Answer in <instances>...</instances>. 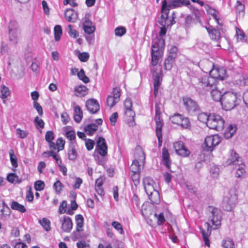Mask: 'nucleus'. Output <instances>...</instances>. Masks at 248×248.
<instances>
[{
	"instance_id": "12",
	"label": "nucleus",
	"mask_w": 248,
	"mask_h": 248,
	"mask_svg": "<svg viewBox=\"0 0 248 248\" xmlns=\"http://www.w3.org/2000/svg\"><path fill=\"white\" fill-rule=\"evenodd\" d=\"M170 120L173 124L180 125L183 128H188L190 126L188 119L180 114H174L170 117Z\"/></svg>"
},
{
	"instance_id": "39",
	"label": "nucleus",
	"mask_w": 248,
	"mask_h": 248,
	"mask_svg": "<svg viewBox=\"0 0 248 248\" xmlns=\"http://www.w3.org/2000/svg\"><path fill=\"white\" fill-rule=\"evenodd\" d=\"M76 222V230L77 232H80L83 226V220L84 218L81 215H77L75 217Z\"/></svg>"
},
{
	"instance_id": "51",
	"label": "nucleus",
	"mask_w": 248,
	"mask_h": 248,
	"mask_svg": "<svg viewBox=\"0 0 248 248\" xmlns=\"http://www.w3.org/2000/svg\"><path fill=\"white\" fill-rule=\"evenodd\" d=\"M112 226L121 234L124 233V231L122 224L118 221H114L111 223Z\"/></svg>"
},
{
	"instance_id": "38",
	"label": "nucleus",
	"mask_w": 248,
	"mask_h": 248,
	"mask_svg": "<svg viewBox=\"0 0 248 248\" xmlns=\"http://www.w3.org/2000/svg\"><path fill=\"white\" fill-rule=\"evenodd\" d=\"M211 92V96L214 100L215 101H220L222 100L221 93L216 88H213L210 91Z\"/></svg>"
},
{
	"instance_id": "3",
	"label": "nucleus",
	"mask_w": 248,
	"mask_h": 248,
	"mask_svg": "<svg viewBox=\"0 0 248 248\" xmlns=\"http://www.w3.org/2000/svg\"><path fill=\"white\" fill-rule=\"evenodd\" d=\"M197 91L201 94H205L213 88H216V81L210 76L204 75L198 78Z\"/></svg>"
},
{
	"instance_id": "32",
	"label": "nucleus",
	"mask_w": 248,
	"mask_h": 248,
	"mask_svg": "<svg viewBox=\"0 0 248 248\" xmlns=\"http://www.w3.org/2000/svg\"><path fill=\"white\" fill-rule=\"evenodd\" d=\"M88 89L85 86H79L75 89V94L78 97L84 96L87 93Z\"/></svg>"
},
{
	"instance_id": "48",
	"label": "nucleus",
	"mask_w": 248,
	"mask_h": 248,
	"mask_svg": "<svg viewBox=\"0 0 248 248\" xmlns=\"http://www.w3.org/2000/svg\"><path fill=\"white\" fill-rule=\"evenodd\" d=\"M65 136L67 139L70 140L69 143L76 142V133L73 130H67L65 132Z\"/></svg>"
},
{
	"instance_id": "25",
	"label": "nucleus",
	"mask_w": 248,
	"mask_h": 248,
	"mask_svg": "<svg viewBox=\"0 0 248 248\" xmlns=\"http://www.w3.org/2000/svg\"><path fill=\"white\" fill-rule=\"evenodd\" d=\"M73 109H74V119L75 122L79 123L81 122L83 117V112L81 108L76 104V103H73Z\"/></svg>"
},
{
	"instance_id": "47",
	"label": "nucleus",
	"mask_w": 248,
	"mask_h": 248,
	"mask_svg": "<svg viewBox=\"0 0 248 248\" xmlns=\"http://www.w3.org/2000/svg\"><path fill=\"white\" fill-rule=\"evenodd\" d=\"M245 165L243 163L238 165L237 166H235V169L236 170L235 175L236 177L240 178L245 173Z\"/></svg>"
},
{
	"instance_id": "44",
	"label": "nucleus",
	"mask_w": 248,
	"mask_h": 248,
	"mask_svg": "<svg viewBox=\"0 0 248 248\" xmlns=\"http://www.w3.org/2000/svg\"><path fill=\"white\" fill-rule=\"evenodd\" d=\"M0 92L1 93L0 98L2 99H6L10 93L9 88L4 85L0 86Z\"/></svg>"
},
{
	"instance_id": "53",
	"label": "nucleus",
	"mask_w": 248,
	"mask_h": 248,
	"mask_svg": "<svg viewBox=\"0 0 248 248\" xmlns=\"http://www.w3.org/2000/svg\"><path fill=\"white\" fill-rule=\"evenodd\" d=\"M65 141L61 138H58L56 140V145L57 152H59L64 149Z\"/></svg>"
},
{
	"instance_id": "16",
	"label": "nucleus",
	"mask_w": 248,
	"mask_h": 248,
	"mask_svg": "<svg viewBox=\"0 0 248 248\" xmlns=\"http://www.w3.org/2000/svg\"><path fill=\"white\" fill-rule=\"evenodd\" d=\"M95 151L102 157H105L108 154V146L105 139L99 137L96 141Z\"/></svg>"
},
{
	"instance_id": "7",
	"label": "nucleus",
	"mask_w": 248,
	"mask_h": 248,
	"mask_svg": "<svg viewBox=\"0 0 248 248\" xmlns=\"http://www.w3.org/2000/svg\"><path fill=\"white\" fill-rule=\"evenodd\" d=\"M9 39L13 45L17 44L20 40L21 30L17 22L12 21L9 23Z\"/></svg>"
},
{
	"instance_id": "4",
	"label": "nucleus",
	"mask_w": 248,
	"mask_h": 248,
	"mask_svg": "<svg viewBox=\"0 0 248 248\" xmlns=\"http://www.w3.org/2000/svg\"><path fill=\"white\" fill-rule=\"evenodd\" d=\"M237 93L234 92H227L222 96L221 104L222 108L225 110H230L237 104Z\"/></svg>"
},
{
	"instance_id": "43",
	"label": "nucleus",
	"mask_w": 248,
	"mask_h": 248,
	"mask_svg": "<svg viewBox=\"0 0 248 248\" xmlns=\"http://www.w3.org/2000/svg\"><path fill=\"white\" fill-rule=\"evenodd\" d=\"M163 19L162 18V14L161 15V17L160 19L159 20L158 22L162 26L160 29V31L159 33V35L157 36V37H163V36H164L166 33V27H170L172 24H169L168 22H166V24L165 25H162L161 24L160 21L161 20Z\"/></svg>"
},
{
	"instance_id": "64",
	"label": "nucleus",
	"mask_w": 248,
	"mask_h": 248,
	"mask_svg": "<svg viewBox=\"0 0 248 248\" xmlns=\"http://www.w3.org/2000/svg\"><path fill=\"white\" fill-rule=\"evenodd\" d=\"M78 248H90V245L84 240L79 241L77 243Z\"/></svg>"
},
{
	"instance_id": "10",
	"label": "nucleus",
	"mask_w": 248,
	"mask_h": 248,
	"mask_svg": "<svg viewBox=\"0 0 248 248\" xmlns=\"http://www.w3.org/2000/svg\"><path fill=\"white\" fill-rule=\"evenodd\" d=\"M220 142V138L217 135L207 136L204 140L203 145V150L207 152H212Z\"/></svg>"
},
{
	"instance_id": "15",
	"label": "nucleus",
	"mask_w": 248,
	"mask_h": 248,
	"mask_svg": "<svg viewBox=\"0 0 248 248\" xmlns=\"http://www.w3.org/2000/svg\"><path fill=\"white\" fill-rule=\"evenodd\" d=\"M221 216L220 212L217 208L213 209L210 212L209 220L211 222L213 229H218L221 225Z\"/></svg>"
},
{
	"instance_id": "5",
	"label": "nucleus",
	"mask_w": 248,
	"mask_h": 248,
	"mask_svg": "<svg viewBox=\"0 0 248 248\" xmlns=\"http://www.w3.org/2000/svg\"><path fill=\"white\" fill-rule=\"evenodd\" d=\"M135 159L133 161L130 169L131 172H140L141 165H143L145 159V155L140 146H137L135 152Z\"/></svg>"
},
{
	"instance_id": "2",
	"label": "nucleus",
	"mask_w": 248,
	"mask_h": 248,
	"mask_svg": "<svg viewBox=\"0 0 248 248\" xmlns=\"http://www.w3.org/2000/svg\"><path fill=\"white\" fill-rule=\"evenodd\" d=\"M189 4H190L189 0H170L168 1L167 0H164L161 6V11L163 19L160 21L161 24L164 25L166 24V22L169 23L170 25L174 24L175 22L174 17H169L170 10Z\"/></svg>"
},
{
	"instance_id": "46",
	"label": "nucleus",
	"mask_w": 248,
	"mask_h": 248,
	"mask_svg": "<svg viewBox=\"0 0 248 248\" xmlns=\"http://www.w3.org/2000/svg\"><path fill=\"white\" fill-rule=\"evenodd\" d=\"M55 40L56 41L60 40L62 35V28L60 25H56L54 29Z\"/></svg>"
},
{
	"instance_id": "52",
	"label": "nucleus",
	"mask_w": 248,
	"mask_h": 248,
	"mask_svg": "<svg viewBox=\"0 0 248 248\" xmlns=\"http://www.w3.org/2000/svg\"><path fill=\"white\" fill-rule=\"evenodd\" d=\"M198 119L201 122L206 123V125H207V122L209 119V115H208L206 113L202 112L199 113Z\"/></svg>"
},
{
	"instance_id": "19",
	"label": "nucleus",
	"mask_w": 248,
	"mask_h": 248,
	"mask_svg": "<svg viewBox=\"0 0 248 248\" xmlns=\"http://www.w3.org/2000/svg\"><path fill=\"white\" fill-rule=\"evenodd\" d=\"M78 145L77 142L69 143L67 150L68 158L71 161H75L78 156Z\"/></svg>"
},
{
	"instance_id": "29",
	"label": "nucleus",
	"mask_w": 248,
	"mask_h": 248,
	"mask_svg": "<svg viewBox=\"0 0 248 248\" xmlns=\"http://www.w3.org/2000/svg\"><path fill=\"white\" fill-rule=\"evenodd\" d=\"M149 200L153 203L157 204L160 202V195L158 191L154 189V190L146 193Z\"/></svg>"
},
{
	"instance_id": "1",
	"label": "nucleus",
	"mask_w": 248,
	"mask_h": 248,
	"mask_svg": "<svg viewBox=\"0 0 248 248\" xmlns=\"http://www.w3.org/2000/svg\"><path fill=\"white\" fill-rule=\"evenodd\" d=\"M165 46V39L156 36L153 39L151 50V70L154 79V95L158 94L159 88L162 80V67L159 64Z\"/></svg>"
},
{
	"instance_id": "42",
	"label": "nucleus",
	"mask_w": 248,
	"mask_h": 248,
	"mask_svg": "<svg viewBox=\"0 0 248 248\" xmlns=\"http://www.w3.org/2000/svg\"><path fill=\"white\" fill-rule=\"evenodd\" d=\"M236 34L237 40L238 41H245L247 40V37L244 32L239 28L235 27Z\"/></svg>"
},
{
	"instance_id": "34",
	"label": "nucleus",
	"mask_w": 248,
	"mask_h": 248,
	"mask_svg": "<svg viewBox=\"0 0 248 248\" xmlns=\"http://www.w3.org/2000/svg\"><path fill=\"white\" fill-rule=\"evenodd\" d=\"M38 222L46 231L49 232L51 230V222L48 218L43 217L39 220Z\"/></svg>"
},
{
	"instance_id": "41",
	"label": "nucleus",
	"mask_w": 248,
	"mask_h": 248,
	"mask_svg": "<svg viewBox=\"0 0 248 248\" xmlns=\"http://www.w3.org/2000/svg\"><path fill=\"white\" fill-rule=\"evenodd\" d=\"M98 126L94 124H88L84 127L85 132L89 135H93L97 129Z\"/></svg>"
},
{
	"instance_id": "24",
	"label": "nucleus",
	"mask_w": 248,
	"mask_h": 248,
	"mask_svg": "<svg viewBox=\"0 0 248 248\" xmlns=\"http://www.w3.org/2000/svg\"><path fill=\"white\" fill-rule=\"evenodd\" d=\"M64 17L69 22H75L78 17V13L73 9H67L64 12Z\"/></svg>"
},
{
	"instance_id": "28",
	"label": "nucleus",
	"mask_w": 248,
	"mask_h": 248,
	"mask_svg": "<svg viewBox=\"0 0 248 248\" xmlns=\"http://www.w3.org/2000/svg\"><path fill=\"white\" fill-rule=\"evenodd\" d=\"M205 9L208 14L211 15L218 25H221L219 23V12L208 5L205 6Z\"/></svg>"
},
{
	"instance_id": "8",
	"label": "nucleus",
	"mask_w": 248,
	"mask_h": 248,
	"mask_svg": "<svg viewBox=\"0 0 248 248\" xmlns=\"http://www.w3.org/2000/svg\"><path fill=\"white\" fill-rule=\"evenodd\" d=\"M224 120L220 115L215 113L209 114L207 125L209 128L221 131L224 128Z\"/></svg>"
},
{
	"instance_id": "17",
	"label": "nucleus",
	"mask_w": 248,
	"mask_h": 248,
	"mask_svg": "<svg viewBox=\"0 0 248 248\" xmlns=\"http://www.w3.org/2000/svg\"><path fill=\"white\" fill-rule=\"evenodd\" d=\"M120 97V89L118 87L114 88L113 95H109L107 99V104L110 108L113 107L119 101Z\"/></svg>"
},
{
	"instance_id": "55",
	"label": "nucleus",
	"mask_w": 248,
	"mask_h": 248,
	"mask_svg": "<svg viewBox=\"0 0 248 248\" xmlns=\"http://www.w3.org/2000/svg\"><path fill=\"white\" fill-rule=\"evenodd\" d=\"M177 51L178 49L176 46H171L169 50V55L168 56V57H169V59H175L176 56Z\"/></svg>"
},
{
	"instance_id": "33",
	"label": "nucleus",
	"mask_w": 248,
	"mask_h": 248,
	"mask_svg": "<svg viewBox=\"0 0 248 248\" xmlns=\"http://www.w3.org/2000/svg\"><path fill=\"white\" fill-rule=\"evenodd\" d=\"M0 213L3 216L10 214V208L4 201H0Z\"/></svg>"
},
{
	"instance_id": "40",
	"label": "nucleus",
	"mask_w": 248,
	"mask_h": 248,
	"mask_svg": "<svg viewBox=\"0 0 248 248\" xmlns=\"http://www.w3.org/2000/svg\"><path fill=\"white\" fill-rule=\"evenodd\" d=\"M223 248H235V245L233 241L230 238H225L221 243Z\"/></svg>"
},
{
	"instance_id": "23",
	"label": "nucleus",
	"mask_w": 248,
	"mask_h": 248,
	"mask_svg": "<svg viewBox=\"0 0 248 248\" xmlns=\"http://www.w3.org/2000/svg\"><path fill=\"white\" fill-rule=\"evenodd\" d=\"M207 31L210 38L214 41L218 42L221 37L220 32L218 29L213 28L212 26L206 27Z\"/></svg>"
},
{
	"instance_id": "14",
	"label": "nucleus",
	"mask_w": 248,
	"mask_h": 248,
	"mask_svg": "<svg viewBox=\"0 0 248 248\" xmlns=\"http://www.w3.org/2000/svg\"><path fill=\"white\" fill-rule=\"evenodd\" d=\"M210 76L215 80H222L227 77L225 69L221 66L213 65V68L210 71Z\"/></svg>"
},
{
	"instance_id": "49",
	"label": "nucleus",
	"mask_w": 248,
	"mask_h": 248,
	"mask_svg": "<svg viewBox=\"0 0 248 248\" xmlns=\"http://www.w3.org/2000/svg\"><path fill=\"white\" fill-rule=\"evenodd\" d=\"M126 28L122 26L118 27L114 30L115 35L118 37L123 36L126 33Z\"/></svg>"
},
{
	"instance_id": "60",
	"label": "nucleus",
	"mask_w": 248,
	"mask_h": 248,
	"mask_svg": "<svg viewBox=\"0 0 248 248\" xmlns=\"http://www.w3.org/2000/svg\"><path fill=\"white\" fill-rule=\"evenodd\" d=\"M131 179L134 185L137 186L140 183V172H131Z\"/></svg>"
},
{
	"instance_id": "61",
	"label": "nucleus",
	"mask_w": 248,
	"mask_h": 248,
	"mask_svg": "<svg viewBox=\"0 0 248 248\" xmlns=\"http://www.w3.org/2000/svg\"><path fill=\"white\" fill-rule=\"evenodd\" d=\"M78 58L80 61L85 62L88 60L89 58V55L88 53L87 52L79 53L78 55Z\"/></svg>"
},
{
	"instance_id": "58",
	"label": "nucleus",
	"mask_w": 248,
	"mask_h": 248,
	"mask_svg": "<svg viewBox=\"0 0 248 248\" xmlns=\"http://www.w3.org/2000/svg\"><path fill=\"white\" fill-rule=\"evenodd\" d=\"M34 122L37 129L39 128H43L44 127L45 123L44 121L41 119H40L38 116L35 117Z\"/></svg>"
},
{
	"instance_id": "9",
	"label": "nucleus",
	"mask_w": 248,
	"mask_h": 248,
	"mask_svg": "<svg viewBox=\"0 0 248 248\" xmlns=\"http://www.w3.org/2000/svg\"><path fill=\"white\" fill-rule=\"evenodd\" d=\"M183 105L189 114L194 115L199 113L200 108L197 103L189 97H184L183 99Z\"/></svg>"
},
{
	"instance_id": "18",
	"label": "nucleus",
	"mask_w": 248,
	"mask_h": 248,
	"mask_svg": "<svg viewBox=\"0 0 248 248\" xmlns=\"http://www.w3.org/2000/svg\"><path fill=\"white\" fill-rule=\"evenodd\" d=\"M226 163L227 165L237 166L243 163L238 154L232 150L226 160Z\"/></svg>"
},
{
	"instance_id": "30",
	"label": "nucleus",
	"mask_w": 248,
	"mask_h": 248,
	"mask_svg": "<svg viewBox=\"0 0 248 248\" xmlns=\"http://www.w3.org/2000/svg\"><path fill=\"white\" fill-rule=\"evenodd\" d=\"M162 161L164 165H165L167 168L170 169L171 164V160L170 159L169 151L165 148H163L162 149Z\"/></svg>"
},
{
	"instance_id": "35",
	"label": "nucleus",
	"mask_w": 248,
	"mask_h": 248,
	"mask_svg": "<svg viewBox=\"0 0 248 248\" xmlns=\"http://www.w3.org/2000/svg\"><path fill=\"white\" fill-rule=\"evenodd\" d=\"M11 208L13 210L18 211L22 213L26 212V209L24 206L16 201H13L12 202Z\"/></svg>"
},
{
	"instance_id": "36",
	"label": "nucleus",
	"mask_w": 248,
	"mask_h": 248,
	"mask_svg": "<svg viewBox=\"0 0 248 248\" xmlns=\"http://www.w3.org/2000/svg\"><path fill=\"white\" fill-rule=\"evenodd\" d=\"M236 129V128L235 125L232 124L229 125L224 134V137L227 139L231 138L235 133Z\"/></svg>"
},
{
	"instance_id": "31",
	"label": "nucleus",
	"mask_w": 248,
	"mask_h": 248,
	"mask_svg": "<svg viewBox=\"0 0 248 248\" xmlns=\"http://www.w3.org/2000/svg\"><path fill=\"white\" fill-rule=\"evenodd\" d=\"M206 224L207 226V231L206 232L205 231L203 230H201V233L202 234V238L203 241L204 242L205 246L209 247L210 246V241L209 240V236L211 234V230L209 228V224L208 223H206Z\"/></svg>"
},
{
	"instance_id": "56",
	"label": "nucleus",
	"mask_w": 248,
	"mask_h": 248,
	"mask_svg": "<svg viewBox=\"0 0 248 248\" xmlns=\"http://www.w3.org/2000/svg\"><path fill=\"white\" fill-rule=\"evenodd\" d=\"M16 131L17 137L19 139H25L28 135V132L27 131L21 130L20 128H17Z\"/></svg>"
},
{
	"instance_id": "50",
	"label": "nucleus",
	"mask_w": 248,
	"mask_h": 248,
	"mask_svg": "<svg viewBox=\"0 0 248 248\" xmlns=\"http://www.w3.org/2000/svg\"><path fill=\"white\" fill-rule=\"evenodd\" d=\"M77 75L79 79L81 80L84 83H87L89 82V78L85 75V72L83 69H80L78 71Z\"/></svg>"
},
{
	"instance_id": "6",
	"label": "nucleus",
	"mask_w": 248,
	"mask_h": 248,
	"mask_svg": "<svg viewBox=\"0 0 248 248\" xmlns=\"http://www.w3.org/2000/svg\"><path fill=\"white\" fill-rule=\"evenodd\" d=\"M161 105L156 103L155 105V132L156 135L158 139V146H160L162 143V128L163 125V121L160 118L161 114Z\"/></svg>"
},
{
	"instance_id": "21",
	"label": "nucleus",
	"mask_w": 248,
	"mask_h": 248,
	"mask_svg": "<svg viewBox=\"0 0 248 248\" xmlns=\"http://www.w3.org/2000/svg\"><path fill=\"white\" fill-rule=\"evenodd\" d=\"M89 14H86L83 23V29L85 33L90 35L94 32L95 28L93 25V23L89 19Z\"/></svg>"
},
{
	"instance_id": "13",
	"label": "nucleus",
	"mask_w": 248,
	"mask_h": 248,
	"mask_svg": "<svg viewBox=\"0 0 248 248\" xmlns=\"http://www.w3.org/2000/svg\"><path fill=\"white\" fill-rule=\"evenodd\" d=\"M173 146L176 153L178 155L184 157H187L190 155V150L186 146L182 141L178 140L174 142Z\"/></svg>"
},
{
	"instance_id": "57",
	"label": "nucleus",
	"mask_w": 248,
	"mask_h": 248,
	"mask_svg": "<svg viewBox=\"0 0 248 248\" xmlns=\"http://www.w3.org/2000/svg\"><path fill=\"white\" fill-rule=\"evenodd\" d=\"M174 59H169V57H168L167 59L165 60L164 62V67L167 70H170L172 68L173 61Z\"/></svg>"
},
{
	"instance_id": "59",
	"label": "nucleus",
	"mask_w": 248,
	"mask_h": 248,
	"mask_svg": "<svg viewBox=\"0 0 248 248\" xmlns=\"http://www.w3.org/2000/svg\"><path fill=\"white\" fill-rule=\"evenodd\" d=\"M34 186L36 191H41L44 189L45 183L41 180H38L35 182Z\"/></svg>"
},
{
	"instance_id": "20",
	"label": "nucleus",
	"mask_w": 248,
	"mask_h": 248,
	"mask_svg": "<svg viewBox=\"0 0 248 248\" xmlns=\"http://www.w3.org/2000/svg\"><path fill=\"white\" fill-rule=\"evenodd\" d=\"M86 107L92 114L96 113L100 109V106L96 99H90L86 102Z\"/></svg>"
},
{
	"instance_id": "54",
	"label": "nucleus",
	"mask_w": 248,
	"mask_h": 248,
	"mask_svg": "<svg viewBox=\"0 0 248 248\" xmlns=\"http://www.w3.org/2000/svg\"><path fill=\"white\" fill-rule=\"evenodd\" d=\"M68 33L70 37L75 38L78 36L79 33L78 31L73 29L72 25H69L68 26Z\"/></svg>"
},
{
	"instance_id": "26",
	"label": "nucleus",
	"mask_w": 248,
	"mask_h": 248,
	"mask_svg": "<svg viewBox=\"0 0 248 248\" xmlns=\"http://www.w3.org/2000/svg\"><path fill=\"white\" fill-rule=\"evenodd\" d=\"M135 112L132 109H128L124 111L125 120L129 126H133L135 125Z\"/></svg>"
},
{
	"instance_id": "63",
	"label": "nucleus",
	"mask_w": 248,
	"mask_h": 248,
	"mask_svg": "<svg viewBox=\"0 0 248 248\" xmlns=\"http://www.w3.org/2000/svg\"><path fill=\"white\" fill-rule=\"evenodd\" d=\"M53 188L57 193H60L62 190V183L59 180H57L53 185Z\"/></svg>"
},
{
	"instance_id": "27",
	"label": "nucleus",
	"mask_w": 248,
	"mask_h": 248,
	"mask_svg": "<svg viewBox=\"0 0 248 248\" xmlns=\"http://www.w3.org/2000/svg\"><path fill=\"white\" fill-rule=\"evenodd\" d=\"M143 184L146 193L154 190L155 189L154 184H155L154 180L149 177H145L143 179Z\"/></svg>"
},
{
	"instance_id": "37",
	"label": "nucleus",
	"mask_w": 248,
	"mask_h": 248,
	"mask_svg": "<svg viewBox=\"0 0 248 248\" xmlns=\"http://www.w3.org/2000/svg\"><path fill=\"white\" fill-rule=\"evenodd\" d=\"M7 180L13 184H20L22 182V179L14 173H9L7 176Z\"/></svg>"
},
{
	"instance_id": "62",
	"label": "nucleus",
	"mask_w": 248,
	"mask_h": 248,
	"mask_svg": "<svg viewBox=\"0 0 248 248\" xmlns=\"http://www.w3.org/2000/svg\"><path fill=\"white\" fill-rule=\"evenodd\" d=\"M66 207L67 202L65 201H63L60 205L59 208V213L61 214L65 213L66 211Z\"/></svg>"
},
{
	"instance_id": "22",
	"label": "nucleus",
	"mask_w": 248,
	"mask_h": 248,
	"mask_svg": "<svg viewBox=\"0 0 248 248\" xmlns=\"http://www.w3.org/2000/svg\"><path fill=\"white\" fill-rule=\"evenodd\" d=\"M60 222L62 224V229L63 232H69L71 231L73 223L70 217L64 216L61 218Z\"/></svg>"
},
{
	"instance_id": "45",
	"label": "nucleus",
	"mask_w": 248,
	"mask_h": 248,
	"mask_svg": "<svg viewBox=\"0 0 248 248\" xmlns=\"http://www.w3.org/2000/svg\"><path fill=\"white\" fill-rule=\"evenodd\" d=\"M9 154L10 156V160L12 164V166L14 168H16L18 166L17 160L16 155L14 154V150L10 149L9 151Z\"/></svg>"
},
{
	"instance_id": "11",
	"label": "nucleus",
	"mask_w": 248,
	"mask_h": 248,
	"mask_svg": "<svg viewBox=\"0 0 248 248\" xmlns=\"http://www.w3.org/2000/svg\"><path fill=\"white\" fill-rule=\"evenodd\" d=\"M236 200L237 197L235 194L227 193L223 198L222 202L223 209L227 211H231L235 206Z\"/></svg>"
}]
</instances>
